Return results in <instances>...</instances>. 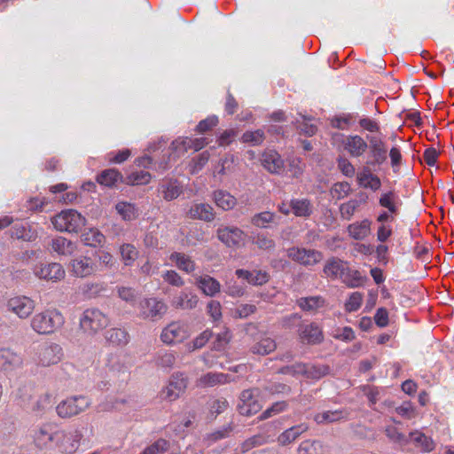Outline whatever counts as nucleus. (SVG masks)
Masks as SVG:
<instances>
[{
  "label": "nucleus",
  "mask_w": 454,
  "mask_h": 454,
  "mask_svg": "<svg viewBox=\"0 0 454 454\" xmlns=\"http://www.w3.org/2000/svg\"><path fill=\"white\" fill-rule=\"evenodd\" d=\"M12 238L22 239L24 241H34L37 239V231L29 223H16L11 229Z\"/></svg>",
  "instance_id": "obj_23"
},
{
  "label": "nucleus",
  "mask_w": 454,
  "mask_h": 454,
  "mask_svg": "<svg viewBox=\"0 0 454 454\" xmlns=\"http://www.w3.org/2000/svg\"><path fill=\"white\" fill-rule=\"evenodd\" d=\"M115 208L118 214L125 221H131L137 217L138 210L135 205L127 202H119L116 204Z\"/></svg>",
  "instance_id": "obj_44"
},
{
  "label": "nucleus",
  "mask_w": 454,
  "mask_h": 454,
  "mask_svg": "<svg viewBox=\"0 0 454 454\" xmlns=\"http://www.w3.org/2000/svg\"><path fill=\"white\" fill-rule=\"evenodd\" d=\"M329 373V367L327 365H316L304 363L301 376L311 379L318 380Z\"/></svg>",
  "instance_id": "obj_37"
},
{
  "label": "nucleus",
  "mask_w": 454,
  "mask_h": 454,
  "mask_svg": "<svg viewBox=\"0 0 454 454\" xmlns=\"http://www.w3.org/2000/svg\"><path fill=\"white\" fill-rule=\"evenodd\" d=\"M291 207L294 214L297 216L308 217L312 213L310 201L306 199L293 200L291 201Z\"/></svg>",
  "instance_id": "obj_43"
},
{
  "label": "nucleus",
  "mask_w": 454,
  "mask_h": 454,
  "mask_svg": "<svg viewBox=\"0 0 454 454\" xmlns=\"http://www.w3.org/2000/svg\"><path fill=\"white\" fill-rule=\"evenodd\" d=\"M90 404L89 398L84 395L72 396L60 402L56 411L61 418H71L84 411Z\"/></svg>",
  "instance_id": "obj_5"
},
{
  "label": "nucleus",
  "mask_w": 454,
  "mask_h": 454,
  "mask_svg": "<svg viewBox=\"0 0 454 454\" xmlns=\"http://www.w3.org/2000/svg\"><path fill=\"white\" fill-rule=\"evenodd\" d=\"M232 431L231 426H226L223 427L221 429L215 430V432H212L210 434H207L204 440L207 442V444L214 443L221 439H223L231 434Z\"/></svg>",
  "instance_id": "obj_58"
},
{
  "label": "nucleus",
  "mask_w": 454,
  "mask_h": 454,
  "mask_svg": "<svg viewBox=\"0 0 454 454\" xmlns=\"http://www.w3.org/2000/svg\"><path fill=\"white\" fill-rule=\"evenodd\" d=\"M55 436L54 427L51 424H43L34 429V442L39 449L46 448Z\"/></svg>",
  "instance_id": "obj_21"
},
{
  "label": "nucleus",
  "mask_w": 454,
  "mask_h": 454,
  "mask_svg": "<svg viewBox=\"0 0 454 454\" xmlns=\"http://www.w3.org/2000/svg\"><path fill=\"white\" fill-rule=\"evenodd\" d=\"M152 176L148 171H134L127 176L125 183L131 185L146 184L150 182Z\"/></svg>",
  "instance_id": "obj_49"
},
{
  "label": "nucleus",
  "mask_w": 454,
  "mask_h": 454,
  "mask_svg": "<svg viewBox=\"0 0 454 454\" xmlns=\"http://www.w3.org/2000/svg\"><path fill=\"white\" fill-rule=\"evenodd\" d=\"M170 448L168 441L160 438L149 446H147L140 454H163Z\"/></svg>",
  "instance_id": "obj_47"
},
{
  "label": "nucleus",
  "mask_w": 454,
  "mask_h": 454,
  "mask_svg": "<svg viewBox=\"0 0 454 454\" xmlns=\"http://www.w3.org/2000/svg\"><path fill=\"white\" fill-rule=\"evenodd\" d=\"M70 271L76 278H88L99 271V267L96 261L90 257L81 255L72 259L69 262Z\"/></svg>",
  "instance_id": "obj_7"
},
{
  "label": "nucleus",
  "mask_w": 454,
  "mask_h": 454,
  "mask_svg": "<svg viewBox=\"0 0 454 454\" xmlns=\"http://www.w3.org/2000/svg\"><path fill=\"white\" fill-rule=\"evenodd\" d=\"M348 416V413L344 410L327 411L317 413L315 416V421L318 424H329L346 419Z\"/></svg>",
  "instance_id": "obj_33"
},
{
  "label": "nucleus",
  "mask_w": 454,
  "mask_h": 454,
  "mask_svg": "<svg viewBox=\"0 0 454 454\" xmlns=\"http://www.w3.org/2000/svg\"><path fill=\"white\" fill-rule=\"evenodd\" d=\"M379 204L381 207L387 208V210L391 214L397 215L399 211L398 207L399 205H401V201L394 191H389L387 192L381 194L379 200Z\"/></svg>",
  "instance_id": "obj_34"
},
{
  "label": "nucleus",
  "mask_w": 454,
  "mask_h": 454,
  "mask_svg": "<svg viewBox=\"0 0 454 454\" xmlns=\"http://www.w3.org/2000/svg\"><path fill=\"white\" fill-rule=\"evenodd\" d=\"M210 153L208 151H204L192 160L191 172L195 174L201 170L203 167L208 162Z\"/></svg>",
  "instance_id": "obj_57"
},
{
  "label": "nucleus",
  "mask_w": 454,
  "mask_h": 454,
  "mask_svg": "<svg viewBox=\"0 0 454 454\" xmlns=\"http://www.w3.org/2000/svg\"><path fill=\"white\" fill-rule=\"evenodd\" d=\"M361 197H363L360 200H350L348 202L342 203L340 207V213L341 218L345 220H350L354 215L356 210L359 207L361 203L366 202V196L361 193Z\"/></svg>",
  "instance_id": "obj_38"
},
{
  "label": "nucleus",
  "mask_w": 454,
  "mask_h": 454,
  "mask_svg": "<svg viewBox=\"0 0 454 454\" xmlns=\"http://www.w3.org/2000/svg\"><path fill=\"white\" fill-rule=\"evenodd\" d=\"M268 442V436L264 434H255L247 439L242 444V450L248 451L249 450L265 444Z\"/></svg>",
  "instance_id": "obj_61"
},
{
  "label": "nucleus",
  "mask_w": 454,
  "mask_h": 454,
  "mask_svg": "<svg viewBox=\"0 0 454 454\" xmlns=\"http://www.w3.org/2000/svg\"><path fill=\"white\" fill-rule=\"evenodd\" d=\"M106 341L116 347H122L128 344L129 340V333L121 328H111L106 332Z\"/></svg>",
  "instance_id": "obj_32"
},
{
  "label": "nucleus",
  "mask_w": 454,
  "mask_h": 454,
  "mask_svg": "<svg viewBox=\"0 0 454 454\" xmlns=\"http://www.w3.org/2000/svg\"><path fill=\"white\" fill-rule=\"evenodd\" d=\"M188 379L182 372L171 375L168 384L160 391V398L168 402L176 401L187 388Z\"/></svg>",
  "instance_id": "obj_6"
},
{
  "label": "nucleus",
  "mask_w": 454,
  "mask_h": 454,
  "mask_svg": "<svg viewBox=\"0 0 454 454\" xmlns=\"http://www.w3.org/2000/svg\"><path fill=\"white\" fill-rule=\"evenodd\" d=\"M169 259L175 262L176 267L186 273H192L196 269L194 261L192 260L191 256L179 252H174L170 254Z\"/></svg>",
  "instance_id": "obj_29"
},
{
  "label": "nucleus",
  "mask_w": 454,
  "mask_h": 454,
  "mask_svg": "<svg viewBox=\"0 0 454 454\" xmlns=\"http://www.w3.org/2000/svg\"><path fill=\"white\" fill-rule=\"evenodd\" d=\"M198 296L192 294L182 293L174 300V306L176 309H192L198 304Z\"/></svg>",
  "instance_id": "obj_41"
},
{
  "label": "nucleus",
  "mask_w": 454,
  "mask_h": 454,
  "mask_svg": "<svg viewBox=\"0 0 454 454\" xmlns=\"http://www.w3.org/2000/svg\"><path fill=\"white\" fill-rule=\"evenodd\" d=\"M176 357L175 353L170 351L159 352L155 356L157 366L166 369H171L176 364Z\"/></svg>",
  "instance_id": "obj_48"
},
{
  "label": "nucleus",
  "mask_w": 454,
  "mask_h": 454,
  "mask_svg": "<svg viewBox=\"0 0 454 454\" xmlns=\"http://www.w3.org/2000/svg\"><path fill=\"white\" fill-rule=\"evenodd\" d=\"M288 403L286 401H279L274 403L270 407L265 410L258 418L259 420H264L273 416L279 414L280 412L287 409Z\"/></svg>",
  "instance_id": "obj_53"
},
{
  "label": "nucleus",
  "mask_w": 454,
  "mask_h": 454,
  "mask_svg": "<svg viewBox=\"0 0 454 454\" xmlns=\"http://www.w3.org/2000/svg\"><path fill=\"white\" fill-rule=\"evenodd\" d=\"M62 357V348L56 343L42 346L38 351V361L43 366H50L58 364Z\"/></svg>",
  "instance_id": "obj_16"
},
{
  "label": "nucleus",
  "mask_w": 454,
  "mask_h": 454,
  "mask_svg": "<svg viewBox=\"0 0 454 454\" xmlns=\"http://www.w3.org/2000/svg\"><path fill=\"white\" fill-rule=\"evenodd\" d=\"M298 335L301 342L307 345H317L324 340L323 332L316 323L300 325Z\"/></svg>",
  "instance_id": "obj_15"
},
{
  "label": "nucleus",
  "mask_w": 454,
  "mask_h": 454,
  "mask_svg": "<svg viewBox=\"0 0 454 454\" xmlns=\"http://www.w3.org/2000/svg\"><path fill=\"white\" fill-rule=\"evenodd\" d=\"M277 348V343L275 340L265 337L256 342L252 348L251 351L254 354H258L261 356H266L271 352H273Z\"/></svg>",
  "instance_id": "obj_39"
},
{
  "label": "nucleus",
  "mask_w": 454,
  "mask_h": 454,
  "mask_svg": "<svg viewBox=\"0 0 454 454\" xmlns=\"http://www.w3.org/2000/svg\"><path fill=\"white\" fill-rule=\"evenodd\" d=\"M188 337V333L184 325L179 322H172L161 332L160 339L166 344L181 342Z\"/></svg>",
  "instance_id": "obj_17"
},
{
  "label": "nucleus",
  "mask_w": 454,
  "mask_h": 454,
  "mask_svg": "<svg viewBox=\"0 0 454 454\" xmlns=\"http://www.w3.org/2000/svg\"><path fill=\"white\" fill-rule=\"evenodd\" d=\"M296 303L304 311L315 312L325 305V300L321 296L301 297Z\"/></svg>",
  "instance_id": "obj_36"
},
{
  "label": "nucleus",
  "mask_w": 454,
  "mask_h": 454,
  "mask_svg": "<svg viewBox=\"0 0 454 454\" xmlns=\"http://www.w3.org/2000/svg\"><path fill=\"white\" fill-rule=\"evenodd\" d=\"M158 192L161 193L165 200L170 201L183 192V188L176 180H163L159 184Z\"/></svg>",
  "instance_id": "obj_24"
},
{
  "label": "nucleus",
  "mask_w": 454,
  "mask_h": 454,
  "mask_svg": "<svg viewBox=\"0 0 454 454\" xmlns=\"http://www.w3.org/2000/svg\"><path fill=\"white\" fill-rule=\"evenodd\" d=\"M369 145V159L366 161L368 166H380L387 158V148L386 143L380 137L367 136Z\"/></svg>",
  "instance_id": "obj_9"
},
{
  "label": "nucleus",
  "mask_w": 454,
  "mask_h": 454,
  "mask_svg": "<svg viewBox=\"0 0 454 454\" xmlns=\"http://www.w3.org/2000/svg\"><path fill=\"white\" fill-rule=\"evenodd\" d=\"M274 216V214L271 212H262L254 215L251 219V223L256 227L265 228L267 223L273 222Z\"/></svg>",
  "instance_id": "obj_59"
},
{
  "label": "nucleus",
  "mask_w": 454,
  "mask_h": 454,
  "mask_svg": "<svg viewBox=\"0 0 454 454\" xmlns=\"http://www.w3.org/2000/svg\"><path fill=\"white\" fill-rule=\"evenodd\" d=\"M8 311L17 315L20 319L29 317L35 307V301L24 295L14 296L7 301Z\"/></svg>",
  "instance_id": "obj_10"
},
{
  "label": "nucleus",
  "mask_w": 454,
  "mask_h": 454,
  "mask_svg": "<svg viewBox=\"0 0 454 454\" xmlns=\"http://www.w3.org/2000/svg\"><path fill=\"white\" fill-rule=\"evenodd\" d=\"M255 391L258 392L257 389H246L241 392L238 404V410L241 415L251 416L262 409L261 403L254 396Z\"/></svg>",
  "instance_id": "obj_13"
},
{
  "label": "nucleus",
  "mask_w": 454,
  "mask_h": 454,
  "mask_svg": "<svg viewBox=\"0 0 454 454\" xmlns=\"http://www.w3.org/2000/svg\"><path fill=\"white\" fill-rule=\"evenodd\" d=\"M108 323L107 317L98 309H87L80 319L82 329L90 334H95L106 328Z\"/></svg>",
  "instance_id": "obj_4"
},
{
  "label": "nucleus",
  "mask_w": 454,
  "mask_h": 454,
  "mask_svg": "<svg viewBox=\"0 0 454 454\" xmlns=\"http://www.w3.org/2000/svg\"><path fill=\"white\" fill-rule=\"evenodd\" d=\"M51 250L59 255H71L76 250V245L71 240L58 236L50 243Z\"/></svg>",
  "instance_id": "obj_26"
},
{
  "label": "nucleus",
  "mask_w": 454,
  "mask_h": 454,
  "mask_svg": "<svg viewBox=\"0 0 454 454\" xmlns=\"http://www.w3.org/2000/svg\"><path fill=\"white\" fill-rule=\"evenodd\" d=\"M97 181L102 185L107 187L114 186L118 182H122L121 174L114 168H109L102 171L98 176Z\"/></svg>",
  "instance_id": "obj_35"
},
{
  "label": "nucleus",
  "mask_w": 454,
  "mask_h": 454,
  "mask_svg": "<svg viewBox=\"0 0 454 454\" xmlns=\"http://www.w3.org/2000/svg\"><path fill=\"white\" fill-rule=\"evenodd\" d=\"M64 324L62 314L55 309H45L36 313L31 319L32 329L39 334H51Z\"/></svg>",
  "instance_id": "obj_1"
},
{
  "label": "nucleus",
  "mask_w": 454,
  "mask_h": 454,
  "mask_svg": "<svg viewBox=\"0 0 454 454\" xmlns=\"http://www.w3.org/2000/svg\"><path fill=\"white\" fill-rule=\"evenodd\" d=\"M86 219L74 209L62 210L51 218V223L59 231L77 233L85 225Z\"/></svg>",
  "instance_id": "obj_2"
},
{
  "label": "nucleus",
  "mask_w": 454,
  "mask_h": 454,
  "mask_svg": "<svg viewBox=\"0 0 454 454\" xmlns=\"http://www.w3.org/2000/svg\"><path fill=\"white\" fill-rule=\"evenodd\" d=\"M230 376L222 372H207L202 375L197 382L201 387H214L218 384H224L229 381Z\"/></svg>",
  "instance_id": "obj_30"
},
{
  "label": "nucleus",
  "mask_w": 454,
  "mask_h": 454,
  "mask_svg": "<svg viewBox=\"0 0 454 454\" xmlns=\"http://www.w3.org/2000/svg\"><path fill=\"white\" fill-rule=\"evenodd\" d=\"M218 123V117L216 115H210L198 123L195 131L200 134H206L213 130Z\"/></svg>",
  "instance_id": "obj_52"
},
{
  "label": "nucleus",
  "mask_w": 454,
  "mask_h": 454,
  "mask_svg": "<svg viewBox=\"0 0 454 454\" xmlns=\"http://www.w3.org/2000/svg\"><path fill=\"white\" fill-rule=\"evenodd\" d=\"M265 139V134L262 129H256L254 131H246L242 137L241 141L245 144H249L253 146L261 145Z\"/></svg>",
  "instance_id": "obj_46"
},
{
  "label": "nucleus",
  "mask_w": 454,
  "mask_h": 454,
  "mask_svg": "<svg viewBox=\"0 0 454 454\" xmlns=\"http://www.w3.org/2000/svg\"><path fill=\"white\" fill-rule=\"evenodd\" d=\"M94 256L98 262L99 270H102L103 267L111 268L114 265V257L108 252L98 251L94 254Z\"/></svg>",
  "instance_id": "obj_63"
},
{
  "label": "nucleus",
  "mask_w": 454,
  "mask_h": 454,
  "mask_svg": "<svg viewBox=\"0 0 454 454\" xmlns=\"http://www.w3.org/2000/svg\"><path fill=\"white\" fill-rule=\"evenodd\" d=\"M330 192L333 199L340 200L350 194L351 187L348 182H338L332 186Z\"/></svg>",
  "instance_id": "obj_50"
},
{
  "label": "nucleus",
  "mask_w": 454,
  "mask_h": 454,
  "mask_svg": "<svg viewBox=\"0 0 454 454\" xmlns=\"http://www.w3.org/2000/svg\"><path fill=\"white\" fill-rule=\"evenodd\" d=\"M343 281L349 286V287H358L363 285L364 278L361 276L360 272L357 270H348L346 271V274L344 276Z\"/></svg>",
  "instance_id": "obj_60"
},
{
  "label": "nucleus",
  "mask_w": 454,
  "mask_h": 454,
  "mask_svg": "<svg viewBox=\"0 0 454 454\" xmlns=\"http://www.w3.org/2000/svg\"><path fill=\"white\" fill-rule=\"evenodd\" d=\"M217 239L231 248L240 247L245 241L246 233L236 226H220L216 230Z\"/></svg>",
  "instance_id": "obj_8"
},
{
  "label": "nucleus",
  "mask_w": 454,
  "mask_h": 454,
  "mask_svg": "<svg viewBox=\"0 0 454 454\" xmlns=\"http://www.w3.org/2000/svg\"><path fill=\"white\" fill-rule=\"evenodd\" d=\"M189 218L211 223L215 219V212L213 207L207 203H194L187 212Z\"/></svg>",
  "instance_id": "obj_18"
},
{
  "label": "nucleus",
  "mask_w": 454,
  "mask_h": 454,
  "mask_svg": "<svg viewBox=\"0 0 454 454\" xmlns=\"http://www.w3.org/2000/svg\"><path fill=\"white\" fill-rule=\"evenodd\" d=\"M213 199L216 206L225 211L232 209L237 204L236 198L223 190L215 191Z\"/></svg>",
  "instance_id": "obj_31"
},
{
  "label": "nucleus",
  "mask_w": 454,
  "mask_h": 454,
  "mask_svg": "<svg viewBox=\"0 0 454 454\" xmlns=\"http://www.w3.org/2000/svg\"><path fill=\"white\" fill-rule=\"evenodd\" d=\"M338 169L347 177L354 176L356 168L348 159L345 157H339L337 159Z\"/></svg>",
  "instance_id": "obj_62"
},
{
  "label": "nucleus",
  "mask_w": 454,
  "mask_h": 454,
  "mask_svg": "<svg viewBox=\"0 0 454 454\" xmlns=\"http://www.w3.org/2000/svg\"><path fill=\"white\" fill-rule=\"evenodd\" d=\"M34 274L40 279L59 281L65 278V270L58 262L39 263L34 268Z\"/></svg>",
  "instance_id": "obj_12"
},
{
  "label": "nucleus",
  "mask_w": 454,
  "mask_h": 454,
  "mask_svg": "<svg viewBox=\"0 0 454 454\" xmlns=\"http://www.w3.org/2000/svg\"><path fill=\"white\" fill-rule=\"evenodd\" d=\"M195 285L207 296H215L220 292V283L209 275L196 276Z\"/></svg>",
  "instance_id": "obj_22"
},
{
  "label": "nucleus",
  "mask_w": 454,
  "mask_h": 454,
  "mask_svg": "<svg viewBox=\"0 0 454 454\" xmlns=\"http://www.w3.org/2000/svg\"><path fill=\"white\" fill-rule=\"evenodd\" d=\"M82 437V433L77 429L65 434L60 444L62 452L74 453L77 450Z\"/></svg>",
  "instance_id": "obj_27"
},
{
  "label": "nucleus",
  "mask_w": 454,
  "mask_h": 454,
  "mask_svg": "<svg viewBox=\"0 0 454 454\" xmlns=\"http://www.w3.org/2000/svg\"><path fill=\"white\" fill-rule=\"evenodd\" d=\"M82 239L85 245L97 247L105 241V236L96 229H90L82 235Z\"/></svg>",
  "instance_id": "obj_45"
},
{
  "label": "nucleus",
  "mask_w": 454,
  "mask_h": 454,
  "mask_svg": "<svg viewBox=\"0 0 454 454\" xmlns=\"http://www.w3.org/2000/svg\"><path fill=\"white\" fill-rule=\"evenodd\" d=\"M120 253L126 265L131 264L137 257V251L131 244H123L120 247Z\"/></svg>",
  "instance_id": "obj_56"
},
{
  "label": "nucleus",
  "mask_w": 454,
  "mask_h": 454,
  "mask_svg": "<svg viewBox=\"0 0 454 454\" xmlns=\"http://www.w3.org/2000/svg\"><path fill=\"white\" fill-rule=\"evenodd\" d=\"M368 144V139L359 135L347 136L342 141L344 150L353 158L364 156L369 148Z\"/></svg>",
  "instance_id": "obj_14"
},
{
  "label": "nucleus",
  "mask_w": 454,
  "mask_h": 454,
  "mask_svg": "<svg viewBox=\"0 0 454 454\" xmlns=\"http://www.w3.org/2000/svg\"><path fill=\"white\" fill-rule=\"evenodd\" d=\"M347 270L346 262L336 257L329 259L324 267V273L332 278H344Z\"/></svg>",
  "instance_id": "obj_25"
},
{
  "label": "nucleus",
  "mask_w": 454,
  "mask_h": 454,
  "mask_svg": "<svg viewBox=\"0 0 454 454\" xmlns=\"http://www.w3.org/2000/svg\"><path fill=\"white\" fill-rule=\"evenodd\" d=\"M83 295L87 298H95L99 296L101 293L106 291V287L102 283H86L82 287Z\"/></svg>",
  "instance_id": "obj_55"
},
{
  "label": "nucleus",
  "mask_w": 454,
  "mask_h": 454,
  "mask_svg": "<svg viewBox=\"0 0 454 454\" xmlns=\"http://www.w3.org/2000/svg\"><path fill=\"white\" fill-rule=\"evenodd\" d=\"M167 311L168 305L162 300L154 297L144 298L138 304V316L145 320L158 321Z\"/></svg>",
  "instance_id": "obj_3"
},
{
  "label": "nucleus",
  "mask_w": 454,
  "mask_h": 454,
  "mask_svg": "<svg viewBox=\"0 0 454 454\" xmlns=\"http://www.w3.org/2000/svg\"><path fill=\"white\" fill-rule=\"evenodd\" d=\"M410 437L415 442L416 447L420 448L422 451L429 452L434 449V441L421 432H412L410 434Z\"/></svg>",
  "instance_id": "obj_40"
},
{
  "label": "nucleus",
  "mask_w": 454,
  "mask_h": 454,
  "mask_svg": "<svg viewBox=\"0 0 454 454\" xmlns=\"http://www.w3.org/2000/svg\"><path fill=\"white\" fill-rule=\"evenodd\" d=\"M363 301V294L359 292H354L349 296V299L345 303V309L348 312L356 311Z\"/></svg>",
  "instance_id": "obj_64"
},
{
  "label": "nucleus",
  "mask_w": 454,
  "mask_h": 454,
  "mask_svg": "<svg viewBox=\"0 0 454 454\" xmlns=\"http://www.w3.org/2000/svg\"><path fill=\"white\" fill-rule=\"evenodd\" d=\"M253 244L256 245L259 249L270 251L275 247V241L271 237L265 233H258L253 237Z\"/></svg>",
  "instance_id": "obj_51"
},
{
  "label": "nucleus",
  "mask_w": 454,
  "mask_h": 454,
  "mask_svg": "<svg viewBox=\"0 0 454 454\" xmlns=\"http://www.w3.org/2000/svg\"><path fill=\"white\" fill-rule=\"evenodd\" d=\"M262 165L270 174H280L285 167L284 160L280 154L273 150L264 152L261 157Z\"/></svg>",
  "instance_id": "obj_19"
},
{
  "label": "nucleus",
  "mask_w": 454,
  "mask_h": 454,
  "mask_svg": "<svg viewBox=\"0 0 454 454\" xmlns=\"http://www.w3.org/2000/svg\"><path fill=\"white\" fill-rule=\"evenodd\" d=\"M348 231L355 239H364L370 232V222L368 220H364L358 223H352L348 225Z\"/></svg>",
  "instance_id": "obj_42"
},
{
  "label": "nucleus",
  "mask_w": 454,
  "mask_h": 454,
  "mask_svg": "<svg viewBox=\"0 0 454 454\" xmlns=\"http://www.w3.org/2000/svg\"><path fill=\"white\" fill-rule=\"evenodd\" d=\"M307 430L308 427L305 424L294 426L281 433L278 437V442L282 446L288 445Z\"/></svg>",
  "instance_id": "obj_28"
},
{
  "label": "nucleus",
  "mask_w": 454,
  "mask_h": 454,
  "mask_svg": "<svg viewBox=\"0 0 454 454\" xmlns=\"http://www.w3.org/2000/svg\"><path fill=\"white\" fill-rule=\"evenodd\" d=\"M286 252L291 260L306 266L315 265L323 259L322 253L315 249L293 247L288 248Z\"/></svg>",
  "instance_id": "obj_11"
},
{
  "label": "nucleus",
  "mask_w": 454,
  "mask_h": 454,
  "mask_svg": "<svg viewBox=\"0 0 454 454\" xmlns=\"http://www.w3.org/2000/svg\"><path fill=\"white\" fill-rule=\"evenodd\" d=\"M23 361L20 355L9 348H0V370L11 372L21 366Z\"/></svg>",
  "instance_id": "obj_20"
},
{
  "label": "nucleus",
  "mask_w": 454,
  "mask_h": 454,
  "mask_svg": "<svg viewBox=\"0 0 454 454\" xmlns=\"http://www.w3.org/2000/svg\"><path fill=\"white\" fill-rule=\"evenodd\" d=\"M191 149L190 137H180L174 140L170 145V150L178 155H183Z\"/></svg>",
  "instance_id": "obj_54"
}]
</instances>
